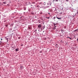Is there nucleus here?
Wrapping results in <instances>:
<instances>
[{
  "instance_id": "1",
  "label": "nucleus",
  "mask_w": 78,
  "mask_h": 78,
  "mask_svg": "<svg viewBox=\"0 0 78 78\" xmlns=\"http://www.w3.org/2000/svg\"><path fill=\"white\" fill-rule=\"evenodd\" d=\"M56 18H57V19H58V20L61 19V18L58 16H56Z\"/></svg>"
},
{
  "instance_id": "2",
  "label": "nucleus",
  "mask_w": 78,
  "mask_h": 78,
  "mask_svg": "<svg viewBox=\"0 0 78 78\" xmlns=\"http://www.w3.org/2000/svg\"><path fill=\"white\" fill-rule=\"evenodd\" d=\"M38 28H41V27H42V26H41V24H39L38 25Z\"/></svg>"
},
{
  "instance_id": "3",
  "label": "nucleus",
  "mask_w": 78,
  "mask_h": 78,
  "mask_svg": "<svg viewBox=\"0 0 78 78\" xmlns=\"http://www.w3.org/2000/svg\"><path fill=\"white\" fill-rule=\"evenodd\" d=\"M28 29L29 30H31V27L29 26L28 27Z\"/></svg>"
},
{
  "instance_id": "4",
  "label": "nucleus",
  "mask_w": 78,
  "mask_h": 78,
  "mask_svg": "<svg viewBox=\"0 0 78 78\" xmlns=\"http://www.w3.org/2000/svg\"><path fill=\"white\" fill-rule=\"evenodd\" d=\"M15 50L16 51H19V49L16 48Z\"/></svg>"
},
{
  "instance_id": "5",
  "label": "nucleus",
  "mask_w": 78,
  "mask_h": 78,
  "mask_svg": "<svg viewBox=\"0 0 78 78\" xmlns=\"http://www.w3.org/2000/svg\"><path fill=\"white\" fill-rule=\"evenodd\" d=\"M78 31H77L76 29L75 30H74V32H77Z\"/></svg>"
},
{
  "instance_id": "6",
  "label": "nucleus",
  "mask_w": 78,
  "mask_h": 78,
  "mask_svg": "<svg viewBox=\"0 0 78 78\" xmlns=\"http://www.w3.org/2000/svg\"><path fill=\"white\" fill-rule=\"evenodd\" d=\"M51 3H52V2H51V1L49 2V4H51Z\"/></svg>"
},
{
  "instance_id": "7",
  "label": "nucleus",
  "mask_w": 78,
  "mask_h": 78,
  "mask_svg": "<svg viewBox=\"0 0 78 78\" xmlns=\"http://www.w3.org/2000/svg\"><path fill=\"white\" fill-rule=\"evenodd\" d=\"M55 19H56V17L55 16L53 18V19L54 20H55Z\"/></svg>"
},
{
  "instance_id": "8",
  "label": "nucleus",
  "mask_w": 78,
  "mask_h": 78,
  "mask_svg": "<svg viewBox=\"0 0 78 78\" xmlns=\"http://www.w3.org/2000/svg\"><path fill=\"white\" fill-rule=\"evenodd\" d=\"M46 18H47L48 19H50V17H46Z\"/></svg>"
},
{
  "instance_id": "9",
  "label": "nucleus",
  "mask_w": 78,
  "mask_h": 78,
  "mask_svg": "<svg viewBox=\"0 0 78 78\" xmlns=\"http://www.w3.org/2000/svg\"><path fill=\"white\" fill-rule=\"evenodd\" d=\"M53 24H54V27L56 26V24H55V23H54Z\"/></svg>"
},
{
  "instance_id": "10",
  "label": "nucleus",
  "mask_w": 78,
  "mask_h": 78,
  "mask_svg": "<svg viewBox=\"0 0 78 78\" xmlns=\"http://www.w3.org/2000/svg\"><path fill=\"white\" fill-rule=\"evenodd\" d=\"M43 5H46V3L45 2H44V3H43Z\"/></svg>"
},
{
  "instance_id": "11",
  "label": "nucleus",
  "mask_w": 78,
  "mask_h": 78,
  "mask_svg": "<svg viewBox=\"0 0 78 78\" xmlns=\"http://www.w3.org/2000/svg\"><path fill=\"white\" fill-rule=\"evenodd\" d=\"M3 3H4V4H6V2H4Z\"/></svg>"
},
{
  "instance_id": "12",
  "label": "nucleus",
  "mask_w": 78,
  "mask_h": 78,
  "mask_svg": "<svg viewBox=\"0 0 78 78\" xmlns=\"http://www.w3.org/2000/svg\"><path fill=\"white\" fill-rule=\"evenodd\" d=\"M22 66H20V69H22Z\"/></svg>"
},
{
  "instance_id": "13",
  "label": "nucleus",
  "mask_w": 78,
  "mask_h": 78,
  "mask_svg": "<svg viewBox=\"0 0 78 78\" xmlns=\"http://www.w3.org/2000/svg\"><path fill=\"white\" fill-rule=\"evenodd\" d=\"M68 38H69V39H72V38H71L69 37H68Z\"/></svg>"
},
{
  "instance_id": "14",
  "label": "nucleus",
  "mask_w": 78,
  "mask_h": 78,
  "mask_svg": "<svg viewBox=\"0 0 78 78\" xmlns=\"http://www.w3.org/2000/svg\"><path fill=\"white\" fill-rule=\"evenodd\" d=\"M1 44H2V41H0V45H1Z\"/></svg>"
},
{
  "instance_id": "15",
  "label": "nucleus",
  "mask_w": 78,
  "mask_h": 78,
  "mask_svg": "<svg viewBox=\"0 0 78 78\" xmlns=\"http://www.w3.org/2000/svg\"><path fill=\"white\" fill-rule=\"evenodd\" d=\"M55 2H58V0H55Z\"/></svg>"
},
{
  "instance_id": "16",
  "label": "nucleus",
  "mask_w": 78,
  "mask_h": 78,
  "mask_svg": "<svg viewBox=\"0 0 78 78\" xmlns=\"http://www.w3.org/2000/svg\"><path fill=\"white\" fill-rule=\"evenodd\" d=\"M56 29V28H55V27H54V30H55V29Z\"/></svg>"
},
{
  "instance_id": "17",
  "label": "nucleus",
  "mask_w": 78,
  "mask_h": 78,
  "mask_svg": "<svg viewBox=\"0 0 78 78\" xmlns=\"http://www.w3.org/2000/svg\"><path fill=\"white\" fill-rule=\"evenodd\" d=\"M49 3H48V5H50L49 4H48Z\"/></svg>"
},
{
  "instance_id": "18",
  "label": "nucleus",
  "mask_w": 78,
  "mask_h": 78,
  "mask_svg": "<svg viewBox=\"0 0 78 78\" xmlns=\"http://www.w3.org/2000/svg\"><path fill=\"white\" fill-rule=\"evenodd\" d=\"M55 27V28H56V26H54Z\"/></svg>"
},
{
  "instance_id": "19",
  "label": "nucleus",
  "mask_w": 78,
  "mask_h": 78,
  "mask_svg": "<svg viewBox=\"0 0 78 78\" xmlns=\"http://www.w3.org/2000/svg\"><path fill=\"white\" fill-rule=\"evenodd\" d=\"M66 2H68V0H66Z\"/></svg>"
},
{
  "instance_id": "20",
  "label": "nucleus",
  "mask_w": 78,
  "mask_h": 78,
  "mask_svg": "<svg viewBox=\"0 0 78 78\" xmlns=\"http://www.w3.org/2000/svg\"><path fill=\"white\" fill-rule=\"evenodd\" d=\"M24 10H26V9H24Z\"/></svg>"
},
{
  "instance_id": "21",
  "label": "nucleus",
  "mask_w": 78,
  "mask_h": 78,
  "mask_svg": "<svg viewBox=\"0 0 78 78\" xmlns=\"http://www.w3.org/2000/svg\"><path fill=\"white\" fill-rule=\"evenodd\" d=\"M76 30H77V31H78V29H76Z\"/></svg>"
},
{
  "instance_id": "22",
  "label": "nucleus",
  "mask_w": 78,
  "mask_h": 78,
  "mask_svg": "<svg viewBox=\"0 0 78 78\" xmlns=\"http://www.w3.org/2000/svg\"><path fill=\"white\" fill-rule=\"evenodd\" d=\"M1 41H2V38H1Z\"/></svg>"
},
{
  "instance_id": "23",
  "label": "nucleus",
  "mask_w": 78,
  "mask_h": 78,
  "mask_svg": "<svg viewBox=\"0 0 78 78\" xmlns=\"http://www.w3.org/2000/svg\"><path fill=\"white\" fill-rule=\"evenodd\" d=\"M48 14H50V13H49Z\"/></svg>"
},
{
  "instance_id": "24",
  "label": "nucleus",
  "mask_w": 78,
  "mask_h": 78,
  "mask_svg": "<svg viewBox=\"0 0 78 78\" xmlns=\"http://www.w3.org/2000/svg\"><path fill=\"white\" fill-rule=\"evenodd\" d=\"M35 31H37V30H35Z\"/></svg>"
},
{
  "instance_id": "25",
  "label": "nucleus",
  "mask_w": 78,
  "mask_h": 78,
  "mask_svg": "<svg viewBox=\"0 0 78 78\" xmlns=\"http://www.w3.org/2000/svg\"><path fill=\"white\" fill-rule=\"evenodd\" d=\"M50 5H51V4H50Z\"/></svg>"
}]
</instances>
